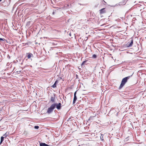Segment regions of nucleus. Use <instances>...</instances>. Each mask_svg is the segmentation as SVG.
I'll use <instances>...</instances> for the list:
<instances>
[{
	"instance_id": "15",
	"label": "nucleus",
	"mask_w": 146,
	"mask_h": 146,
	"mask_svg": "<svg viewBox=\"0 0 146 146\" xmlns=\"http://www.w3.org/2000/svg\"><path fill=\"white\" fill-rule=\"evenodd\" d=\"M56 85H55V84H54L51 87L54 88H56Z\"/></svg>"
},
{
	"instance_id": "21",
	"label": "nucleus",
	"mask_w": 146,
	"mask_h": 146,
	"mask_svg": "<svg viewBox=\"0 0 146 146\" xmlns=\"http://www.w3.org/2000/svg\"><path fill=\"white\" fill-rule=\"evenodd\" d=\"M69 35L70 36H71V33H70L69 34Z\"/></svg>"
},
{
	"instance_id": "2",
	"label": "nucleus",
	"mask_w": 146,
	"mask_h": 146,
	"mask_svg": "<svg viewBox=\"0 0 146 146\" xmlns=\"http://www.w3.org/2000/svg\"><path fill=\"white\" fill-rule=\"evenodd\" d=\"M55 108V104H52L48 108L47 113L48 114H50L52 112Z\"/></svg>"
},
{
	"instance_id": "23",
	"label": "nucleus",
	"mask_w": 146,
	"mask_h": 146,
	"mask_svg": "<svg viewBox=\"0 0 146 146\" xmlns=\"http://www.w3.org/2000/svg\"><path fill=\"white\" fill-rule=\"evenodd\" d=\"M2 0H0V2Z\"/></svg>"
},
{
	"instance_id": "19",
	"label": "nucleus",
	"mask_w": 146,
	"mask_h": 146,
	"mask_svg": "<svg viewBox=\"0 0 146 146\" xmlns=\"http://www.w3.org/2000/svg\"><path fill=\"white\" fill-rule=\"evenodd\" d=\"M58 83V81L56 80L55 81L54 84H55V85H56V84L57 83Z\"/></svg>"
},
{
	"instance_id": "6",
	"label": "nucleus",
	"mask_w": 146,
	"mask_h": 146,
	"mask_svg": "<svg viewBox=\"0 0 146 146\" xmlns=\"http://www.w3.org/2000/svg\"><path fill=\"white\" fill-rule=\"evenodd\" d=\"M125 4V2H120L119 3V4H116L114 6H112V7H115V6H117L118 5H124Z\"/></svg>"
},
{
	"instance_id": "11",
	"label": "nucleus",
	"mask_w": 146,
	"mask_h": 146,
	"mask_svg": "<svg viewBox=\"0 0 146 146\" xmlns=\"http://www.w3.org/2000/svg\"><path fill=\"white\" fill-rule=\"evenodd\" d=\"M4 137L2 136L1 137V141H0V143H1L4 140Z\"/></svg>"
},
{
	"instance_id": "3",
	"label": "nucleus",
	"mask_w": 146,
	"mask_h": 146,
	"mask_svg": "<svg viewBox=\"0 0 146 146\" xmlns=\"http://www.w3.org/2000/svg\"><path fill=\"white\" fill-rule=\"evenodd\" d=\"M52 104H55V108L56 107L58 110H59L61 109V103H59L58 104L54 103Z\"/></svg>"
},
{
	"instance_id": "4",
	"label": "nucleus",
	"mask_w": 146,
	"mask_h": 146,
	"mask_svg": "<svg viewBox=\"0 0 146 146\" xmlns=\"http://www.w3.org/2000/svg\"><path fill=\"white\" fill-rule=\"evenodd\" d=\"M133 40H132L130 41V42H129L127 44V45L126 47H129L133 45Z\"/></svg>"
},
{
	"instance_id": "16",
	"label": "nucleus",
	"mask_w": 146,
	"mask_h": 146,
	"mask_svg": "<svg viewBox=\"0 0 146 146\" xmlns=\"http://www.w3.org/2000/svg\"><path fill=\"white\" fill-rule=\"evenodd\" d=\"M5 40V39H4V38H0V41H4Z\"/></svg>"
},
{
	"instance_id": "5",
	"label": "nucleus",
	"mask_w": 146,
	"mask_h": 146,
	"mask_svg": "<svg viewBox=\"0 0 146 146\" xmlns=\"http://www.w3.org/2000/svg\"><path fill=\"white\" fill-rule=\"evenodd\" d=\"M100 14H102L103 13H106L105 8H103L100 10Z\"/></svg>"
},
{
	"instance_id": "14",
	"label": "nucleus",
	"mask_w": 146,
	"mask_h": 146,
	"mask_svg": "<svg viewBox=\"0 0 146 146\" xmlns=\"http://www.w3.org/2000/svg\"><path fill=\"white\" fill-rule=\"evenodd\" d=\"M34 128L35 129H37L39 128V127L38 125H35V126Z\"/></svg>"
},
{
	"instance_id": "20",
	"label": "nucleus",
	"mask_w": 146,
	"mask_h": 146,
	"mask_svg": "<svg viewBox=\"0 0 146 146\" xmlns=\"http://www.w3.org/2000/svg\"><path fill=\"white\" fill-rule=\"evenodd\" d=\"M76 92L77 91H76L74 93V96H76Z\"/></svg>"
},
{
	"instance_id": "17",
	"label": "nucleus",
	"mask_w": 146,
	"mask_h": 146,
	"mask_svg": "<svg viewBox=\"0 0 146 146\" xmlns=\"http://www.w3.org/2000/svg\"><path fill=\"white\" fill-rule=\"evenodd\" d=\"M101 136H102V137H101L100 136V139L102 140H103V134H102L101 135Z\"/></svg>"
},
{
	"instance_id": "22",
	"label": "nucleus",
	"mask_w": 146,
	"mask_h": 146,
	"mask_svg": "<svg viewBox=\"0 0 146 146\" xmlns=\"http://www.w3.org/2000/svg\"><path fill=\"white\" fill-rule=\"evenodd\" d=\"M1 110H2V109H1V108H0V111H1Z\"/></svg>"
},
{
	"instance_id": "10",
	"label": "nucleus",
	"mask_w": 146,
	"mask_h": 146,
	"mask_svg": "<svg viewBox=\"0 0 146 146\" xmlns=\"http://www.w3.org/2000/svg\"><path fill=\"white\" fill-rule=\"evenodd\" d=\"M77 99V98L76 96H74V98L73 101V104H74Z\"/></svg>"
},
{
	"instance_id": "9",
	"label": "nucleus",
	"mask_w": 146,
	"mask_h": 146,
	"mask_svg": "<svg viewBox=\"0 0 146 146\" xmlns=\"http://www.w3.org/2000/svg\"><path fill=\"white\" fill-rule=\"evenodd\" d=\"M50 101L53 102H55V97L54 96L51 97Z\"/></svg>"
},
{
	"instance_id": "1",
	"label": "nucleus",
	"mask_w": 146,
	"mask_h": 146,
	"mask_svg": "<svg viewBox=\"0 0 146 146\" xmlns=\"http://www.w3.org/2000/svg\"><path fill=\"white\" fill-rule=\"evenodd\" d=\"M133 74V73L130 76H129L127 77H125L122 79L121 84L118 88L119 90H120L122 88V87L124 86L125 84L127 82V80L130 78L132 76Z\"/></svg>"
},
{
	"instance_id": "8",
	"label": "nucleus",
	"mask_w": 146,
	"mask_h": 146,
	"mask_svg": "<svg viewBox=\"0 0 146 146\" xmlns=\"http://www.w3.org/2000/svg\"><path fill=\"white\" fill-rule=\"evenodd\" d=\"M48 145L45 143H40V146H48Z\"/></svg>"
},
{
	"instance_id": "7",
	"label": "nucleus",
	"mask_w": 146,
	"mask_h": 146,
	"mask_svg": "<svg viewBox=\"0 0 146 146\" xmlns=\"http://www.w3.org/2000/svg\"><path fill=\"white\" fill-rule=\"evenodd\" d=\"M27 57L28 59H30L31 57H33V54L30 53H27Z\"/></svg>"
},
{
	"instance_id": "13",
	"label": "nucleus",
	"mask_w": 146,
	"mask_h": 146,
	"mask_svg": "<svg viewBox=\"0 0 146 146\" xmlns=\"http://www.w3.org/2000/svg\"><path fill=\"white\" fill-rule=\"evenodd\" d=\"M92 57L94 58H96L97 57V55L96 54H93L92 56Z\"/></svg>"
},
{
	"instance_id": "12",
	"label": "nucleus",
	"mask_w": 146,
	"mask_h": 146,
	"mask_svg": "<svg viewBox=\"0 0 146 146\" xmlns=\"http://www.w3.org/2000/svg\"><path fill=\"white\" fill-rule=\"evenodd\" d=\"M88 61L87 60H85L83 61L81 64V66H82L83 65H84L85 63Z\"/></svg>"
},
{
	"instance_id": "18",
	"label": "nucleus",
	"mask_w": 146,
	"mask_h": 146,
	"mask_svg": "<svg viewBox=\"0 0 146 146\" xmlns=\"http://www.w3.org/2000/svg\"><path fill=\"white\" fill-rule=\"evenodd\" d=\"M58 83V81L56 80L55 81L54 84H55V85H56V84L57 83Z\"/></svg>"
}]
</instances>
